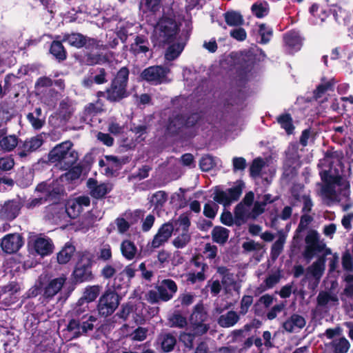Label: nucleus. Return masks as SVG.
I'll list each match as a JSON object with an SVG mask.
<instances>
[{
    "mask_svg": "<svg viewBox=\"0 0 353 353\" xmlns=\"http://www.w3.org/2000/svg\"><path fill=\"white\" fill-rule=\"evenodd\" d=\"M169 324L171 327H183L187 324L185 317L179 314H174L169 319Z\"/></svg>",
    "mask_w": 353,
    "mask_h": 353,
    "instance_id": "nucleus-52",
    "label": "nucleus"
},
{
    "mask_svg": "<svg viewBox=\"0 0 353 353\" xmlns=\"http://www.w3.org/2000/svg\"><path fill=\"white\" fill-rule=\"evenodd\" d=\"M177 26L174 20L170 17H162L154 29L153 38L159 44L169 42L176 34Z\"/></svg>",
    "mask_w": 353,
    "mask_h": 353,
    "instance_id": "nucleus-5",
    "label": "nucleus"
},
{
    "mask_svg": "<svg viewBox=\"0 0 353 353\" xmlns=\"http://www.w3.org/2000/svg\"><path fill=\"white\" fill-rule=\"evenodd\" d=\"M41 109L37 108L33 112L27 114V119L32 127L35 130L41 129L45 123V119L41 118Z\"/></svg>",
    "mask_w": 353,
    "mask_h": 353,
    "instance_id": "nucleus-28",
    "label": "nucleus"
},
{
    "mask_svg": "<svg viewBox=\"0 0 353 353\" xmlns=\"http://www.w3.org/2000/svg\"><path fill=\"white\" fill-rule=\"evenodd\" d=\"M120 299L117 292L110 289L106 290L99 298L97 305L99 314L102 316L111 315L119 305Z\"/></svg>",
    "mask_w": 353,
    "mask_h": 353,
    "instance_id": "nucleus-6",
    "label": "nucleus"
},
{
    "mask_svg": "<svg viewBox=\"0 0 353 353\" xmlns=\"http://www.w3.org/2000/svg\"><path fill=\"white\" fill-rule=\"evenodd\" d=\"M23 243L21 235L19 234H10L2 239L1 246L5 252L12 254L17 252Z\"/></svg>",
    "mask_w": 353,
    "mask_h": 353,
    "instance_id": "nucleus-15",
    "label": "nucleus"
},
{
    "mask_svg": "<svg viewBox=\"0 0 353 353\" xmlns=\"http://www.w3.org/2000/svg\"><path fill=\"white\" fill-rule=\"evenodd\" d=\"M184 48V43H173L170 45L165 54V58L166 60L172 61L177 58Z\"/></svg>",
    "mask_w": 353,
    "mask_h": 353,
    "instance_id": "nucleus-38",
    "label": "nucleus"
},
{
    "mask_svg": "<svg viewBox=\"0 0 353 353\" xmlns=\"http://www.w3.org/2000/svg\"><path fill=\"white\" fill-rule=\"evenodd\" d=\"M285 243V238L283 236H280L278 240H276L272 247V254L274 256H277L281 253L283 244Z\"/></svg>",
    "mask_w": 353,
    "mask_h": 353,
    "instance_id": "nucleus-63",
    "label": "nucleus"
},
{
    "mask_svg": "<svg viewBox=\"0 0 353 353\" xmlns=\"http://www.w3.org/2000/svg\"><path fill=\"white\" fill-rule=\"evenodd\" d=\"M214 165V159L210 155L203 157L200 161V167L203 171H208L211 170Z\"/></svg>",
    "mask_w": 353,
    "mask_h": 353,
    "instance_id": "nucleus-54",
    "label": "nucleus"
},
{
    "mask_svg": "<svg viewBox=\"0 0 353 353\" xmlns=\"http://www.w3.org/2000/svg\"><path fill=\"white\" fill-rule=\"evenodd\" d=\"M130 50L134 54L146 53L149 51V43L143 37L138 36L131 44Z\"/></svg>",
    "mask_w": 353,
    "mask_h": 353,
    "instance_id": "nucleus-27",
    "label": "nucleus"
},
{
    "mask_svg": "<svg viewBox=\"0 0 353 353\" xmlns=\"http://www.w3.org/2000/svg\"><path fill=\"white\" fill-rule=\"evenodd\" d=\"M173 230L174 227L172 223H166L163 224L154 235L151 242V247L158 248L164 245L171 237Z\"/></svg>",
    "mask_w": 353,
    "mask_h": 353,
    "instance_id": "nucleus-14",
    "label": "nucleus"
},
{
    "mask_svg": "<svg viewBox=\"0 0 353 353\" xmlns=\"http://www.w3.org/2000/svg\"><path fill=\"white\" fill-rule=\"evenodd\" d=\"M218 210V206L214 203H206L204 206L203 214L205 216L213 219Z\"/></svg>",
    "mask_w": 353,
    "mask_h": 353,
    "instance_id": "nucleus-57",
    "label": "nucleus"
},
{
    "mask_svg": "<svg viewBox=\"0 0 353 353\" xmlns=\"http://www.w3.org/2000/svg\"><path fill=\"white\" fill-rule=\"evenodd\" d=\"M160 292L157 290V287L155 290H150L146 294V299L151 303H156L161 301V296Z\"/></svg>",
    "mask_w": 353,
    "mask_h": 353,
    "instance_id": "nucleus-60",
    "label": "nucleus"
},
{
    "mask_svg": "<svg viewBox=\"0 0 353 353\" xmlns=\"http://www.w3.org/2000/svg\"><path fill=\"white\" fill-rule=\"evenodd\" d=\"M14 165V159L11 157H5L0 158V169L3 170H10Z\"/></svg>",
    "mask_w": 353,
    "mask_h": 353,
    "instance_id": "nucleus-61",
    "label": "nucleus"
},
{
    "mask_svg": "<svg viewBox=\"0 0 353 353\" xmlns=\"http://www.w3.org/2000/svg\"><path fill=\"white\" fill-rule=\"evenodd\" d=\"M161 349L163 352H170L176 345V340L174 336L170 334H162L159 338Z\"/></svg>",
    "mask_w": 353,
    "mask_h": 353,
    "instance_id": "nucleus-35",
    "label": "nucleus"
},
{
    "mask_svg": "<svg viewBox=\"0 0 353 353\" xmlns=\"http://www.w3.org/2000/svg\"><path fill=\"white\" fill-rule=\"evenodd\" d=\"M204 265L202 266V268L201 271H199L197 273L195 272H189L186 274V279L188 281L191 282L192 283H194L198 281H203L205 280V275H204Z\"/></svg>",
    "mask_w": 353,
    "mask_h": 353,
    "instance_id": "nucleus-56",
    "label": "nucleus"
},
{
    "mask_svg": "<svg viewBox=\"0 0 353 353\" xmlns=\"http://www.w3.org/2000/svg\"><path fill=\"white\" fill-rule=\"evenodd\" d=\"M190 240V236L188 232H182L180 235L173 240L172 243L177 248H183L189 243Z\"/></svg>",
    "mask_w": 353,
    "mask_h": 353,
    "instance_id": "nucleus-48",
    "label": "nucleus"
},
{
    "mask_svg": "<svg viewBox=\"0 0 353 353\" xmlns=\"http://www.w3.org/2000/svg\"><path fill=\"white\" fill-rule=\"evenodd\" d=\"M252 11L256 17L262 18L268 14V4L266 2L256 3L252 6Z\"/></svg>",
    "mask_w": 353,
    "mask_h": 353,
    "instance_id": "nucleus-42",
    "label": "nucleus"
},
{
    "mask_svg": "<svg viewBox=\"0 0 353 353\" xmlns=\"http://www.w3.org/2000/svg\"><path fill=\"white\" fill-rule=\"evenodd\" d=\"M224 18L227 24L230 26H236L243 24L242 16L236 12L231 11L225 13Z\"/></svg>",
    "mask_w": 353,
    "mask_h": 353,
    "instance_id": "nucleus-40",
    "label": "nucleus"
},
{
    "mask_svg": "<svg viewBox=\"0 0 353 353\" xmlns=\"http://www.w3.org/2000/svg\"><path fill=\"white\" fill-rule=\"evenodd\" d=\"M28 248L31 252L44 256L53 252L54 245L52 240L44 236L32 237L28 242Z\"/></svg>",
    "mask_w": 353,
    "mask_h": 353,
    "instance_id": "nucleus-7",
    "label": "nucleus"
},
{
    "mask_svg": "<svg viewBox=\"0 0 353 353\" xmlns=\"http://www.w3.org/2000/svg\"><path fill=\"white\" fill-rule=\"evenodd\" d=\"M332 162V157L326 156L319 164L321 168L320 171L321 179L325 182L321 187L320 195L328 203L345 200L350 194L349 182L340 176L332 174L330 168Z\"/></svg>",
    "mask_w": 353,
    "mask_h": 353,
    "instance_id": "nucleus-1",
    "label": "nucleus"
},
{
    "mask_svg": "<svg viewBox=\"0 0 353 353\" xmlns=\"http://www.w3.org/2000/svg\"><path fill=\"white\" fill-rule=\"evenodd\" d=\"M88 188L92 196L99 199L103 197L112 190L109 183H98L94 179H89L87 182Z\"/></svg>",
    "mask_w": 353,
    "mask_h": 353,
    "instance_id": "nucleus-17",
    "label": "nucleus"
},
{
    "mask_svg": "<svg viewBox=\"0 0 353 353\" xmlns=\"http://www.w3.org/2000/svg\"><path fill=\"white\" fill-rule=\"evenodd\" d=\"M20 204L17 201H8L1 207L0 218L3 219H14L19 214Z\"/></svg>",
    "mask_w": 353,
    "mask_h": 353,
    "instance_id": "nucleus-20",
    "label": "nucleus"
},
{
    "mask_svg": "<svg viewBox=\"0 0 353 353\" xmlns=\"http://www.w3.org/2000/svg\"><path fill=\"white\" fill-rule=\"evenodd\" d=\"M217 272L221 276V283L227 297L228 298L233 292L239 295L241 285L235 279L234 274L224 267L218 268Z\"/></svg>",
    "mask_w": 353,
    "mask_h": 353,
    "instance_id": "nucleus-9",
    "label": "nucleus"
},
{
    "mask_svg": "<svg viewBox=\"0 0 353 353\" xmlns=\"http://www.w3.org/2000/svg\"><path fill=\"white\" fill-rule=\"evenodd\" d=\"M239 320V314L234 311H229L220 316L219 324L223 327L234 326Z\"/></svg>",
    "mask_w": 353,
    "mask_h": 353,
    "instance_id": "nucleus-25",
    "label": "nucleus"
},
{
    "mask_svg": "<svg viewBox=\"0 0 353 353\" xmlns=\"http://www.w3.org/2000/svg\"><path fill=\"white\" fill-rule=\"evenodd\" d=\"M259 34L261 37V42L267 43L272 36V29L265 24L259 25Z\"/></svg>",
    "mask_w": 353,
    "mask_h": 353,
    "instance_id": "nucleus-51",
    "label": "nucleus"
},
{
    "mask_svg": "<svg viewBox=\"0 0 353 353\" xmlns=\"http://www.w3.org/2000/svg\"><path fill=\"white\" fill-rule=\"evenodd\" d=\"M102 110L101 104L97 101L96 103H90L88 104L81 116V122H87L88 118L98 112H100Z\"/></svg>",
    "mask_w": 353,
    "mask_h": 353,
    "instance_id": "nucleus-33",
    "label": "nucleus"
},
{
    "mask_svg": "<svg viewBox=\"0 0 353 353\" xmlns=\"http://www.w3.org/2000/svg\"><path fill=\"white\" fill-rule=\"evenodd\" d=\"M168 70L161 66H152L143 70L142 78L148 81L157 84L165 81Z\"/></svg>",
    "mask_w": 353,
    "mask_h": 353,
    "instance_id": "nucleus-12",
    "label": "nucleus"
},
{
    "mask_svg": "<svg viewBox=\"0 0 353 353\" xmlns=\"http://www.w3.org/2000/svg\"><path fill=\"white\" fill-rule=\"evenodd\" d=\"M112 258V250L110 245H103L99 252V259L103 261H108Z\"/></svg>",
    "mask_w": 353,
    "mask_h": 353,
    "instance_id": "nucleus-59",
    "label": "nucleus"
},
{
    "mask_svg": "<svg viewBox=\"0 0 353 353\" xmlns=\"http://www.w3.org/2000/svg\"><path fill=\"white\" fill-rule=\"evenodd\" d=\"M21 290V285L14 281L10 282L7 285L0 286V296L5 294H15Z\"/></svg>",
    "mask_w": 353,
    "mask_h": 353,
    "instance_id": "nucleus-43",
    "label": "nucleus"
},
{
    "mask_svg": "<svg viewBox=\"0 0 353 353\" xmlns=\"http://www.w3.org/2000/svg\"><path fill=\"white\" fill-rule=\"evenodd\" d=\"M339 304L337 294L332 291H321L317 296L318 307L328 310Z\"/></svg>",
    "mask_w": 353,
    "mask_h": 353,
    "instance_id": "nucleus-16",
    "label": "nucleus"
},
{
    "mask_svg": "<svg viewBox=\"0 0 353 353\" xmlns=\"http://www.w3.org/2000/svg\"><path fill=\"white\" fill-rule=\"evenodd\" d=\"M278 122L288 134H291L293 132L294 126L292 125V120L289 114H284L278 118Z\"/></svg>",
    "mask_w": 353,
    "mask_h": 353,
    "instance_id": "nucleus-47",
    "label": "nucleus"
},
{
    "mask_svg": "<svg viewBox=\"0 0 353 353\" xmlns=\"http://www.w3.org/2000/svg\"><path fill=\"white\" fill-rule=\"evenodd\" d=\"M148 331L145 327H139L130 334V337L133 341H142L145 339Z\"/></svg>",
    "mask_w": 353,
    "mask_h": 353,
    "instance_id": "nucleus-53",
    "label": "nucleus"
},
{
    "mask_svg": "<svg viewBox=\"0 0 353 353\" xmlns=\"http://www.w3.org/2000/svg\"><path fill=\"white\" fill-rule=\"evenodd\" d=\"M59 183L57 180L52 185H48L46 182L39 183L36 188V192L39 194L38 197L28 200L26 203V207L28 209H32L43 203L48 199H52L56 195L63 192L61 187L57 186Z\"/></svg>",
    "mask_w": 353,
    "mask_h": 353,
    "instance_id": "nucleus-4",
    "label": "nucleus"
},
{
    "mask_svg": "<svg viewBox=\"0 0 353 353\" xmlns=\"http://www.w3.org/2000/svg\"><path fill=\"white\" fill-rule=\"evenodd\" d=\"M124 125H121L114 119H111L108 123V131L114 134L119 135L123 132Z\"/></svg>",
    "mask_w": 353,
    "mask_h": 353,
    "instance_id": "nucleus-55",
    "label": "nucleus"
},
{
    "mask_svg": "<svg viewBox=\"0 0 353 353\" xmlns=\"http://www.w3.org/2000/svg\"><path fill=\"white\" fill-rule=\"evenodd\" d=\"M242 193L240 185H236L226 190L216 188L214 192L213 199L223 205H230L232 201H236Z\"/></svg>",
    "mask_w": 353,
    "mask_h": 353,
    "instance_id": "nucleus-10",
    "label": "nucleus"
},
{
    "mask_svg": "<svg viewBox=\"0 0 353 353\" xmlns=\"http://www.w3.org/2000/svg\"><path fill=\"white\" fill-rule=\"evenodd\" d=\"M325 257L319 256L314 262L310 265L306 270L307 276L312 277L319 281L322 277L325 268Z\"/></svg>",
    "mask_w": 353,
    "mask_h": 353,
    "instance_id": "nucleus-21",
    "label": "nucleus"
},
{
    "mask_svg": "<svg viewBox=\"0 0 353 353\" xmlns=\"http://www.w3.org/2000/svg\"><path fill=\"white\" fill-rule=\"evenodd\" d=\"M18 138L15 135H8L0 140V148L5 152L12 151L18 145Z\"/></svg>",
    "mask_w": 353,
    "mask_h": 353,
    "instance_id": "nucleus-34",
    "label": "nucleus"
},
{
    "mask_svg": "<svg viewBox=\"0 0 353 353\" xmlns=\"http://www.w3.org/2000/svg\"><path fill=\"white\" fill-rule=\"evenodd\" d=\"M285 44L292 50H299L301 48L302 44V39L297 32H290L286 34L284 37Z\"/></svg>",
    "mask_w": 353,
    "mask_h": 353,
    "instance_id": "nucleus-26",
    "label": "nucleus"
},
{
    "mask_svg": "<svg viewBox=\"0 0 353 353\" xmlns=\"http://www.w3.org/2000/svg\"><path fill=\"white\" fill-rule=\"evenodd\" d=\"M68 330L72 332L73 334L77 336L83 334V332H81V323L75 319H72L69 322L68 325Z\"/></svg>",
    "mask_w": 353,
    "mask_h": 353,
    "instance_id": "nucleus-62",
    "label": "nucleus"
},
{
    "mask_svg": "<svg viewBox=\"0 0 353 353\" xmlns=\"http://www.w3.org/2000/svg\"><path fill=\"white\" fill-rule=\"evenodd\" d=\"M137 247L134 243L129 240L123 241L121 244L122 255L128 260H132L137 254Z\"/></svg>",
    "mask_w": 353,
    "mask_h": 353,
    "instance_id": "nucleus-31",
    "label": "nucleus"
},
{
    "mask_svg": "<svg viewBox=\"0 0 353 353\" xmlns=\"http://www.w3.org/2000/svg\"><path fill=\"white\" fill-rule=\"evenodd\" d=\"M48 159L61 169L66 170L76 163L78 154L72 149V142L68 141L56 145L50 152Z\"/></svg>",
    "mask_w": 353,
    "mask_h": 353,
    "instance_id": "nucleus-2",
    "label": "nucleus"
},
{
    "mask_svg": "<svg viewBox=\"0 0 353 353\" xmlns=\"http://www.w3.org/2000/svg\"><path fill=\"white\" fill-rule=\"evenodd\" d=\"M252 303L253 297L252 296H243L241 301L240 314H245Z\"/></svg>",
    "mask_w": 353,
    "mask_h": 353,
    "instance_id": "nucleus-58",
    "label": "nucleus"
},
{
    "mask_svg": "<svg viewBox=\"0 0 353 353\" xmlns=\"http://www.w3.org/2000/svg\"><path fill=\"white\" fill-rule=\"evenodd\" d=\"M207 319V313L202 304H197L190 316L191 324L204 323Z\"/></svg>",
    "mask_w": 353,
    "mask_h": 353,
    "instance_id": "nucleus-32",
    "label": "nucleus"
},
{
    "mask_svg": "<svg viewBox=\"0 0 353 353\" xmlns=\"http://www.w3.org/2000/svg\"><path fill=\"white\" fill-rule=\"evenodd\" d=\"M74 111V107L67 102L63 101L60 103L59 117L64 121H67L71 117Z\"/></svg>",
    "mask_w": 353,
    "mask_h": 353,
    "instance_id": "nucleus-41",
    "label": "nucleus"
},
{
    "mask_svg": "<svg viewBox=\"0 0 353 353\" xmlns=\"http://www.w3.org/2000/svg\"><path fill=\"white\" fill-rule=\"evenodd\" d=\"M333 86V80H323L322 82L317 86L316 90L314 92V97L316 99L322 97L327 92L332 90Z\"/></svg>",
    "mask_w": 353,
    "mask_h": 353,
    "instance_id": "nucleus-39",
    "label": "nucleus"
},
{
    "mask_svg": "<svg viewBox=\"0 0 353 353\" xmlns=\"http://www.w3.org/2000/svg\"><path fill=\"white\" fill-rule=\"evenodd\" d=\"M96 318L94 316H83L81 319V332L86 333L89 330L93 329L94 323L96 321Z\"/></svg>",
    "mask_w": 353,
    "mask_h": 353,
    "instance_id": "nucleus-50",
    "label": "nucleus"
},
{
    "mask_svg": "<svg viewBox=\"0 0 353 353\" xmlns=\"http://www.w3.org/2000/svg\"><path fill=\"white\" fill-rule=\"evenodd\" d=\"M263 169H265V163L261 158L255 159L250 167V174L252 177L259 176Z\"/></svg>",
    "mask_w": 353,
    "mask_h": 353,
    "instance_id": "nucleus-46",
    "label": "nucleus"
},
{
    "mask_svg": "<svg viewBox=\"0 0 353 353\" xmlns=\"http://www.w3.org/2000/svg\"><path fill=\"white\" fill-rule=\"evenodd\" d=\"M90 205V199L88 196H80L68 201L65 211L70 217L74 219L88 210Z\"/></svg>",
    "mask_w": 353,
    "mask_h": 353,
    "instance_id": "nucleus-11",
    "label": "nucleus"
},
{
    "mask_svg": "<svg viewBox=\"0 0 353 353\" xmlns=\"http://www.w3.org/2000/svg\"><path fill=\"white\" fill-rule=\"evenodd\" d=\"M250 217H252L250 208L246 205L238 204L234 210V223L236 225H241Z\"/></svg>",
    "mask_w": 353,
    "mask_h": 353,
    "instance_id": "nucleus-23",
    "label": "nucleus"
},
{
    "mask_svg": "<svg viewBox=\"0 0 353 353\" xmlns=\"http://www.w3.org/2000/svg\"><path fill=\"white\" fill-rule=\"evenodd\" d=\"M214 241L223 244L228 239L229 230L221 226L215 227L212 231Z\"/></svg>",
    "mask_w": 353,
    "mask_h": 353,
    "instance_id": "nucleus-37",
    "label": "nucleus"
},
{
    "mask_svg": "<svg viewBox=\"0 0 353 353\" xmlns=\"http://www.w3.org/2000/svg\"><path fill=\"white\" fill-rule=\"evenodd\" d=\"M320 254H322L321 256L325 257L332 254V250L327 247L324 241L321 239L320 235L316 231L310 230L305 237V246L302 255L309 262Z\"/></svg>",
    "mask_w": 353,
    "mask_h": 353,
    "instance_id": "nucleus-3",
    "label": "nucleus"
},
{
    "mask_svg": "<svg viewBox=\"0 0 353 353\" xmlns=\"http://www.w3.org/2000/svg\"><path fill=\"white\" fill-rule=\"evenodd\" d=\"M50 52L59 60H63L65 59V52L63 49V46L59 41H53L52 43Z\"/></svg>",
    "mask_w": 353,
    "mask_h": 353,
    "instance_id": "nucleus-45",
    "label": "nucleus"
},
{
    "mask_svg": "<svg viewBox=\"0 0 353 353\" xmlns=\"http://www.w3.org/2000/svg\"><path fill=\"white\" fill-rule=\"evenodd\" d=\"M65 279L59 277L52 280L45 290V294L47 296H53L62 288Z\"/></svg>",
    "mask_w": 353,
    "mask_h": 353,
    "instance_id": "nucleus-29",
    "label": "nucleus"
},
{
    "mask_svg": "<svg viewBox=\"0 0 353 353\" xmlns=\"http://www.w3.org/2000/svg\"><path fill=\"white\" fill-rule=\"evenodd\" d=\"M125 88L123 85H120L112 81L110 88L107 91L108 99L110 101H115L125 97L126 96Z\"/></svg>",
    "mask_w": 353,
    "mask_h": 353,
    "instance_id": "nucleus-24",
    "label": "nucleus"
},
{
    "mask_svg": "<svg viewBox=\"0 0 353 353\" xmlns=\"http://www.w3.org/2000/svg\"><path fill=\"white\" fill-rule=\"evenodd\" d=\"M43 143V137L42 134L26 139L22 145L18 148V155L20 157H25L31 152L39 148Z\"/></svg>",
    "mask_w": 353,
    "mask_h": 353,
    "instance_id": "nucleus-13",
    "label": "nucleus"
},
{
    "mask_svg": "<svg viewBox=\"0 0 353 353\" xmlns=\"http://www.w3.org/2000/svg\"><path fill=\"white\" fill-rule=\"evenodd\" d=\"M129 71L125 67H123L118 72L115 79L113 82L115 83H118L120 85H123V87L126 88L127 82L128 79Z\"/></svg>",
    "mask_w": 353,
    "mask_h": 353,
    "instance_id": "nucleus-49",
    "label": "nucleus"
},
{
    "mask_svg": "<svg viewBox=\"0 0 353 353\" xmlns=\"http://www.w3.org/2000/svg\"><path fill=\"white\" fill-rule=\"evenodd\" d=\"M101 292L99 285H92L85 288L83 296L79 299V305H83V309L88 310V303L93 302Z\"/></svg>",
    "mask_w": 353,
    "mask_h": 353,
    "instance_id": "nucleus-22",
    "label": "nucleus"
},
{
    "mask_svg": "<svg viewBox=\"0 0 353 353\" xmlns=\"http://www.w3.org/2000/svg\"><path fill=\"white\" fill-rule=\"evenodd\" d=\"M305 324L306 321L303 316L294 314L284 321L283 327L288 332H298L305 327Z\"/></svg>",
    "mask_w": 353,
    "mask_h": 353,
    "instance_id": "nucleus-19",
    "label": "nucleus"
},
{
    "mask_svg": "<svg viewBox=\"0 0 353 353\" xmlns=\"http://www.w3.org/2000/svg\"><path fill=\"white\" fill-rule=\"evenodd\" d=\"M332 347L334 353H346L350 347V342L345 337L334 339Z\"/></svg>",
    "mask_w": 353,
    "mask_h": 353,
    "instance_id": "nucleus-36",
    "label": "nucleus"
},
{
    "mask_svg": "<svg viewBox=\"0 0 353 353\" xmlns=\"http://www.w3.org/2000/svg\"><path fill=\"white\" fill-rule=\"evenodd\" d=\"M75 252V248L71 244L66 243L57 254V261L60 264H65L71 259Z\"/></svg>",
    "mask_w": 353,
    "mask_h": 353,
    "instance_id": "nucleus-30",
    "label": "nucleus"
},
{
    "mask_svg": "<svg viewBox=\"0 0 353 353\" xmlns=\"http://www.w3.org/2000/svg\"><path fill=\"white\" fill-rule=\"evenodd\" d=\"M65 41L68 42L70 46L76 48L82 47L85 43V37L80 34H72L68 35L65 39Z\"/></svg>",
    "mask_w": 353,
    "mask_h": 353,
    "instance_id": "nucleus-44",
    "label": "nucleus"
},
{
    "mask_svg": "<svg viewBox=\"0 0 353 353\" xmlns=\"http://www.w3.org/2000/svg\"><path fill=\"white\" fill-rule=\"evenodd\" d=\"M177 289L176 283L171 279H164L157 286L162 301H168L172 299L177 292Z\"/></svg>",
    "mask_w": 353,
    "mask_h": 353,
    "instance_id": "nucleus-18",
    "label": "nucleus"
},
{
    "mask_svg": "<svg viewBox=\"0 0 353 353\" xmlns=\"http://www.w3.org/2000/svg\"><path fill=\"white\" fill-rule=\"evenodd\" d=\"M91 256L88 253L81 254L73 272L74 279L77 282H83L91 278Z\"/></svg>",
    "mask_w": 353,
    "mask_h": 353,
    "instance_id": "nucleus-8",
    "label": "nucleus"
},
{
    "mask_svg": "<svg viewBox=\"0 0 353 353\" xmlns=\"http://www.w3.org/2000/svg\"><path fill=\"white\" fill-rule=\"evenodd\" d=\"M97 139L106 146H112L114 143V139L109 134L103 132H98Z\"/></svg>",
    "mask_w": 353,
    "mask_h": 353,
    "instance_id": "nucleus-64",
    "label": "nucleus"
}]
</instances>
